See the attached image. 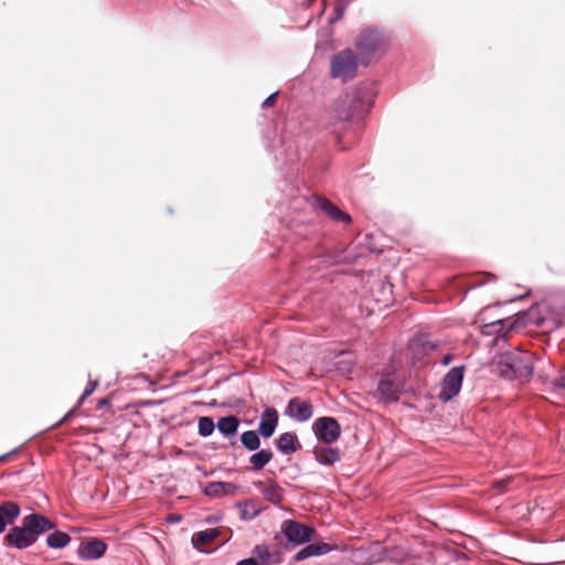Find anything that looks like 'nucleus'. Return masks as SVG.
Listing matches in <instances>:
<instances>
[{
    "label": "nucleus",
    "mask_w": 565,
    "mask_h": 565,
    "mask_svg": "<svg viewBox=\"0 0 565 565\" xmlns=\"http://www.w3.org/2000/svg\"><path fill=\"white\" fill-rule=\"evenodd\" d=\"M388 45V36L374 28L364 29L355 40V47L363 65H369L371 60L376 54L384 53Z\"/></svg>",
    "instance_id": "obj_1"
},
{
    "label": "nucleus",
    "mask_w": 565,
    "mask_h": 565,
    "mask_svg": "<svg viewBox=\"0 0 565 565\" xmlns=\"http://www.w3.org/2000/svg\"><path fill=\"white\" fill-rule=\"evenodd\" d=\"M534 355L530 352L519 351L507 355L500 362L501 374L521 381H529L533 375Z\"/></svg>",
    "instance_id": "obj_2"
},
{
    "label": "nucleus",
    "mask_w": 565,
    "mask_h": 565,
    "mask_svg": "<svg viewBox=\"0 0 565 565\" xmlns=\"http://www.w3.org/2000/svg\"><path fill=\"white\" fill-rule=\"evenodd\" d=\"M360 104L361 102L358 98L349 95L342 96L335 100L330 126L332 127V132L337 140H340V134L347 129Z\"/></svg>",
    "instance_id": "obj_3"
},
{
    "label": "nucleus",
    "mask_w": 565,
    "mask_h": 565,
    "mask_svg": "<svg viewBox=\"0 0 565 565\" xmlns=\"http://www.w3.org/2000/svg\"><path fill=\"white\" fill-rule=\"evenodd\" d=\"M358 57L351 49H344L334 54L330 62V75L332 78H340L348 82L356 76Z\"/></svg>",
    "instance_id": "obj_4"
},
{
    "label": "nucleus",
    "mask_w": 565,
    "mask_h": 565,
    "mask_svg": "<svg viewBox=\"0 0 565 565\" xmlns=\"http://www.w3.org/2000/svg\"><path fill=\"white\" fill-rule=\"evenodd\" d=\"M312 428L317 438L328 445L337 441L341 434V427L333 417H320L316 419Z\"/></svg>",
    "instance_id": "obj_5"
},
{
    "label": "nucleus",
    "mask_w": 565,
    "mask_h": 565,
    "mask_svg": "<svg viewBox=\"0 0 565 565\" xmlns=\"http://www.w3.org/2000/svg\"><path fill=\"white\" fill-rule=\"evenodd\" d=\"M462 379H463V366L452 367L445 375V377L443 380L439 398L443 402H448L454 396H456L460 391Z\"/></svg>",
    "instance_id": "obj_6"
},
{
    "label": "nucleus",
    "mask_w": 565,
    "mask_h": 565,
    "mask_svg": "<svg viewBox=\"0 0 565 565\" xmlns=\"http://www.w3.org/2000/svg\"><path fill=\"white\" fill-rule=\"evenodd\" d=\"M281 530L288 541L295 544L309 542L315 533V529L312 526L305 525L294 520L285 521Z\"/></svg>",
    "instance_id": "obj_7"
},
{
    "label": "nucleus",
    "mask_w": 565,
    "mask_h": 565,
    "mask_svg": "<svg viewBox=\"0 0 565 565\" xmlns=\"http://www.w3.org/2000/svg\"><path fill=\"white\" fill-rule=\"evenodd\" d=\"M22 523L24 524L25 530L29 531L30 535L33 536L34 542L38 540L39 535L54 529L55 526L52 521L39 513H32L24 516Z\"/></svg>",
    "instance_id": "obj_8"
},
{
    "label": "nucleus",
    "mask_w": 565,
    "mask_h": 565,
    "mask_svg": "<svg viewBox=\"0 0 565 565\" xmlns=\"http://www.w3.org/2000/svg\"><path fill=\"white\" fill-rule=\"evenodd\" d=\"M34 543L33 536L25 530L24 524L21 526H13L4 536V544L13 546L19 550L26 548Z\"/></svg>",
    "instance_id": "obj_9"
},
{
    "label": "nucleus",
    "mask_w": 565,
    "mask_h": 565,
    "mask_svg": "<svg viewBox=\"0 0 565 565\" xmlns=\"http://www.w3.org/2000/svg\"><path fill=\"white\" fill-rule=\"evenodd\" d=\"M402 391V383L391 375L382 377L377 385V393L385 402H396Z\"/></svg>",
    "instance_id": "obj_10"
},
{
    "label": "nucleus",
    "mask_w": 565,
    "mask_h": 565,
    "mask_svg": "<svg viewBox=\"0 0 565 565\" xmlns=\"http://www.w3.org/2000/svg\"><path fill=\"white\" fill-rule=\"evenodd\" d=\"M107 550V545L103 540L93 539L83 542L78 547V556L84 559H97L102 557Z\"/></svg>",
    "instance_id": "obj_11"
},
{
    "label": "nucleus",
    "mask_w": 565,
    "mask_h": 565,
    "mask_svg": "<svg viewBox=\"0 0 565 565\" xmlns=\"http://www.w3.org/2000/svg\"><path fill=\"white\" fill-rule=\"evenodd\" d=\"M289 415L296 418L298 422H306L311 418L313 414V407L311 403L294 397L288 404Z\"/></svg>",
    "instance_id": "obj_12"
},
{
    "label": "nucleus",
    "mask_w": 565,
    "mask_h": 565,
    "mask_svg": "<svg viewBox=\"0 0 565 565\" xmlns=\"http://www.w3.org/2000/svg\"><path fill=\"white\" fill-rule=\"evenodd\" d=\"M239 487L232 482L213 481L209 482L204 488L207 497L218 498L224 495L234 497L237 494Z\"/></svg>",
    "instance_id": "obj_13"
},
{
    "label": "nucleus",
    "mask_w": 565,
    "mask_h": 565,
    "mask_svg": "<svg viewBox=\"0 0 565 565\" xmlns=\"http://www.w3.org/2000/svg\"><path fill=\"white\" fill-rule=\"evenodd\" d=\"M278 425V413L275 408H267L263 415L258 425V433L265 438H269L274 435L275 429Z\"/></svg>",
    "instance_id": "obj_14"
},
{
    "label": "nucleus",
    "mask_w": 565,
    "mask_h": 565,
    "mask_svg": "<svg viewBox=\"0 0 565 565\" xmlns=\"http://www.w3.org/2000/svg\"><path fill=\"white\" fill-rule=\"evenodd\" d=\"M317 206L324 212L330 218L343 222V223H351V216L341 211L338 206H335L330 200L326 198H319L317 199Z\"/></svg>",
    "instance_id": "obj_15"
},
{
    "label": "nucleus",
    "mask_w": 565,
    "mask_h": 565,
    "mask_svg": "<svg viewBox=\"0 0 565 565\" xmlns=\"http://www.w3.org/2000/svg\"><path fill=\"white\" fill-rule=\"evenodd\" d=\"M258 565H273L280 562L279 553L270 551L266 545H257L253 550V557Z\"/></svg>",
    "instance_id": "obj_16"
},
{
    "label": "nucleus",
    "mask_w": 565,
    "mask_h": 565,
    "mask_svg": "<svg viewBox=\"0 0 565 565\" xmlns=\"http://www.w3.org/2000/svg\"><path fill=\"white\" fill-rule=\"evenodd\" d=\"M331 551V547L327 543H311L306 547L301 548L296 555L295 559L300 562L311 556L323 555Z\"/></svg>",
    "instance_id": "obj_17"
},
{
    "label": "nucleus",
    "mask_w": 565,
    "mask_h": 565,
    "mask_svg": "<svg viewBox=\"0 0 565 565\" xmlns=\"http://www.w3.org/2000/svg\"><path fill=\"white\" fill-rule=\"evenodd\" d=\"M220 533L221 532L217 529H206L204 531L196 532L192 536V544L195 548L205 551L204 547L212 543Z\"/></svg>",
    "instance_id": "obj_18"
},
{
    "label": "nucleus",
    "mask_w": 565,
    "mask_h": 565,
    "mask_svg": "<svg viewBox=\"0 0 565 565\" xmlns=\"http://www.w3.org/2000/svg\"><path fill=\"white\" fill-rule=\"evenodd\" d=\"M315 457L321 465H333L340 460V451L332 447H316Z\"/></svg>",
    "instance_id": "obj_19"
},
{
    "label": "nucleus",
    "mask_w": 565,
    "mask_h": 565,
    "mask_svg": "<svg viewBox=\"0 0 565 565\" xmlns=\"http://www.w3.org/2000/svg\"><path fill=\"white\" fill-rule=\"evenodd\" d=\"M258 484L264 486L263 495L267 501L274 504H279L282 501L284 490L278 483L269 481L268 483L258 482Z\"/></svg>",
    "instance_id": "obj_20"
},
{
    "label": "nucleus",
    "mask_w": 565,
    "mask_h": 565,
    "mask_svg": "<svg viewBox=\"0 0 565 565\" xmlns=\"http://www.w3.org/2000/svg\"><path fill=\"white\" fill-rule=\"evenodd\" d=\"M239 426V419L236 416L230 415L221 417L216 423V427L225 437L235 436Z\"/></svg>",
    "instance_id": "obj_21"
},
{
    "label": "nucleus",
    "mask_w": 565,
    "mask_h": 565,
    "mask_svg": "<svg viewBox=\"0 0 565 565\" xmlns=\"http://www.w3.org/2000/svg\"><path fill=\"white\" fill-rule=\"evenodd\" d=\"M297 436L292 433H284L277 439V447L284 454H292L297 450Z\"/></svg>",
    "instance_id": "obj_22"
},
{
    "label": "nucleus",
    "mask_w": 565,
    "mask_h": 565,
    "mask_svg": "<svg viewBox=\"0 0 565 565\" xmlns=\"http://www.w3.org/2000/svg\"><path fill=\"white\" fill-rule=\"evenodd\" d=\"M0 515L9 524L13 523V521L20 515L19 504L13 501H6L0 503Z\"/></svg>",
    "instance_id": "obj_23"
},
{
    "label": "nucleus",
    "mask_w": 565,
    "mask_h": 565,
    "mask_svg": "<svg viewBox=\"0 0 565 565\" xmlns=\"http://www.w3.org/2000/svg\"><path fill=\"white\" fill-rule=\"evenodd\" d=\"M273 456L270 449H262L250 456L249 463L254 470H260L273 459Z\"/></svg>",
    "instance_id": "obj_24"
},
{
    "label": "nucleus",
    "mask_w": 565,
    "mask_h": 565,
    "mask_svg": "<svg viewBox=\"0 0 565 565\" xmlns=\"http://www.w3.org/2000/svg\"><path fill=\"white\" fill-rule=\"evenodd\" d=\"M70 541L71 536L62 531H55L46 539V543L51 548H63L70 543Z\"/></svg>",
    "instance_id": "obj_25"
},
{
    "label": "nucleus",
    "mask_w": 565,
    "mask_h": 565,
    "mask_svg": "<svg viewBox=\"0 0 565 565\" xmlns=\"http://www.w3.org/2000/svg\"><path fill=\"white\" fill-rule=\"evenodd\" d=\"M505 321L499 319L481 327V332L484 335H495L497 338L504 335Z\"/></svg>",
    "instance_id": "obj_26"
},
{
    "label": "nucleus",
    "mask_w": 565,
    "mask_h": 565,
    "mask_svg": "<svg viewBox=\"0 0 565 565\" xmlns=\"http://www.w3.org/2000/svg\"><path fill=\"white\" fill-rule=\"evenodd\" d=\"M242 445L249 451L257 450L260 446V439L256 431L247 430L241 435Z\"/></svg>",
    "instance_id": "obj_27"
},
{
    "label": "nucleus",
    "mask_w": 565,
    "mask_h": 565,
    "mask_svg": "<svg viewBox=\"0 0 565 565\" xmlns=\"http://www.w3.org/2000/svg\"><path fill=\"white\" fill-rule=\"evenodd\" d=\"M216 427V424H214L213 419L211 417H200L198 429L199 434L202 437H207L213 434L214 429Z\"/></svg>",
    "instance_id": "obj_28"
},
{
    "label": "nucleus",
    "mask_w": 565,
    "mask_h": 565,
    "mask_svg": "<svg viewBox=\"0 0 565 565\" xmlns=\"http://www.w3.org/2000/svg\"><path fill=\"white\" fill-rule=\"evenodd\" d=\"M495 280V276L490 274V273H482L478 276H476V278L472 280V286L475 287H478V286H481L488 281H493Z\"/></svg>",
    "instance_id": "obj_29"
},
{
    "label": "nucleus",
    "mask_w": 565,
    "mask_h": 565,
    "mask_svg": "<svg viewBox=\"0 0 565 565\" xmlns=\"http://www.w3.org/2000/svg\"><path fill=\"white\" fill-rule=\"evenodd\" d=\"M96 386H97V382H95V381L88 382L87 386L85 387V390L78 401L77 407H79L83 404L84 399L86 397H88L96 390Z\"/></svg>",
    "instance_id": "obj_30"
},
{
    "label": "nucleus",
    "mask_w": 565,
    "mask_h": 565,
    "mask_svg": "<svg viewBox=\"0 0 565 565\" xmlns=\"http://www.w3.org/2000/svg\"><path fill=\"white\" fill-rule=\"evenodd\" d=\"M512 481H513V478H510V477H509V478H505V479H502V480H499V481L494 482L493 488H494L498 492L502 493V492H504V491H507V490H508V487H509V484H510Z\"/></svg>",
    "instance_id": "obj_31"
},
{
    "label": "nucleus",
    "mask_w": 565,
    "mask_h": 565,
    "mask_svg": "<svg viewBox=\"0 0 565 565\" xmlns=\"http://www.w3.org/2000/svg\"><path fill=\"white\" fill-rule=\"evenodd\" d=\"M277 93H274L271 95H269L264 102H263V107L264 108H268V107H271L275 105L276 103V99H277Z\"/></svg>",
    "instance_id": "obj_32"
},
{
    "label": "nucleus",
    "mask_w": 565,
    "mask_h": 565,
    "mask_svg": "<svg viewBox=\"0 0 565 565\" xmlns=\"http://www.w3.org/2000/svg\"><path fill=\"white\" fill-rule=\"evenodd\" d=\"M236 565H258V563L255 558L249 557L239 561Z\"/></svg>",
    "instance_id": "obj_33"
},
{
    "label": "nucleus",
    "mask_w": 565,
    "mask_h": 565,
    "mask_svg": "<svg viewBox=\"0 0 565 565\" xmlns=\"http://www.w3.org/2000/svg\"><path fill=\"white\" fill-rule=\"evenodd\" d=\"M75 411L76 408L74 409H71L63 418L62 420L60 422V424H63L65 422H67L74 414H75Z\"/></svg>",
    "instance_id": "obj_34"
},
{
    "label": "nucleus",
    "mask_w": 565,
    "mask_h": 565,
    "mask_svg": "<svg viewBox=\"0 0 565 565\" xmlns=\"http://www.w3.org/2000/svg\"><path fill=\"white\" fill-rule=\"evenodd\" d=\"M109 405V401L107 398H102L99 399L98 404H97V407L98 408H103L105 406Z\"/></svg>",
    "instance_id": "obj_35"
},
{
    "label": "nucleus",
    "mask_w": 565,
    "mask_h": 565,
    "mask_svg": "<svg viewBox=\"0 0 565 565\" xmlns=\"http://www.w3.org/2000/svg\"><path fill=\"white\" fill-rule=\"evenodd\" d=\"M8 522L0 515V533L6 530Z\"/></svg>",
    "instance_id": "obj_36"
},
{
    "label": "nucleus",
    "mask_w": 565,
    "mask_h": 565,
    "mask_svg": "<svg viewBox=\"0 0 565 565\" xmlns=\"http://www.w3.org/2000/svg\"><path fill=\"white\" fill-rule=\"evenodd\" d=\"M343 10H344L343 8H339V7L337 8V12H338L339 17L343 14Z\"/></svg>",
    "instance_id": "obj_37"
},
{
    "label": "nucleus",
    "mask_w": 565,
    "mask_h": 565,
    "mask_svg": "<svg viewBox=\"0 0 565 565\" xmlns=\"http://www.w3.org/2000/svg\"><path fill=\"white\" fill-rule=\"evenodd\" d=\"M8 456H9V455H3V456H1V457H0V461L6 460V459L8 458Z\"/></svg>",
    "instance_id": "obj_38"
},
{
    "label": "nucleus",
    "mask_w": 565,
    "mask_h": 565,
    "mask_svg": "<svg viewBox=\"0 0 565 565\" xmlns=\"http://www.w3.org/2000/svg\"><path fill=\"white\" fill-rule=\"evenodd\" d=\"M444 363H445V364H448V363H449V356H446V358H445Z\"/></svg>",
    "instance_id": "obj_39"
},
{
    "label": "nucleus",
    "mask_w": 565,
    "mask_h": 565,
    "mask_svg": "<svg viewBox=\"0 0 565 565\" xmlns=\"http://www.w3.org/2000/svg\"><path fill=\"white\" fill-rule=\"evenodd\" d=\"M181 518L180 516H175L173 518V521H179Z\"/></svg>",
    "instance_id": "obj_40"
},
{
    "label": "nucleus",
    "mask_w": 565,
    "mask_h": 565,
    "mask_svg": "<svg viewBox=\"0 0 565 565\" xmlns=\"http://www.w3.org/2000/svg\"><path fill=\"white\" fill-rule=\"evenodd\" d=\"M181 518L180 516H175L173 518V521H179Z\"/></svg>",
    "instance_id": "obj_41"
}]
</instances>
